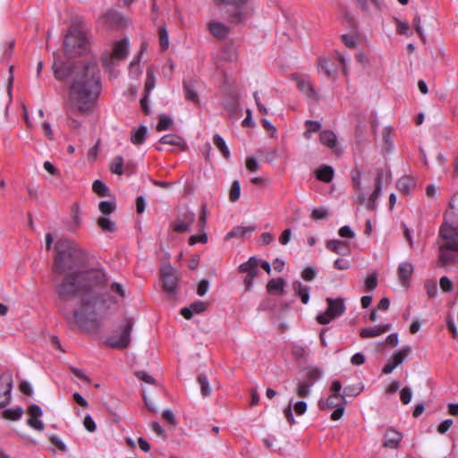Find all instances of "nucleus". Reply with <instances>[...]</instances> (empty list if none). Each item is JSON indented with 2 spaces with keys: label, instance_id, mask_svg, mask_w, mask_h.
Here are the masks:
<instances>
[{
  "label": "nucleus",
  "instance_id": "nucleus-1",
  "mask_svg": "<svg viewBox=\"0 0 458 458\" xmlns=\"http://www.w3.org/2000/svg\"><path fill=\"white\" fill-rule=\"evenodd\" d=\"M55 249L54 271L59 275L68 273L55 286V292L64 301L80 297V307L74 310L73 321L83 331L96 332L109 310L105 298L106 274L102 269L72 272L84 259L82 250L74 242L59 240Z\"/></svg>",
  "mask_w": 458,
  "mask_h": 458
},
{
  "label": "nucleus",
  "instance_id": "nucleus-2",
  "mask_svg": "<svg viewBox=\"0 0 458 458\" xmlns=\"http://www.w3.org/2000/svg\"><path fill=\"white\" fill-rule=\"evenodd\" d=\"M52 70L55 79L70 82L64 104L67 114L72 116L90 114L101 91L98 65L95 63L72 64L55 57Z\"/></svg>",
  "mask_w": 458,
  "mask_h": 458
},
{
  "label": "nucleus",
  "instance_id": "nucleus-3",
  "mask_svg": "<svg viewBox=\"0 0 458 458\" xmlns=\"http://www.w3.org/2000/svg\"><path fill=\"white\" fill-rule=\"evenodd\" d=\"M443 241L439 248V261L442 265L454 263L458 258V229L445 223L439 231Z\"/></svg>",
  "mask_w": 458,
  "mask_h": 458
},
{
  "label": "nucleus",
  "instance_id": "nucleus-4",
  "mask_svg": "<svg viewBox=\"0 0 458 458\" xmlns=\"http://www.w3.org/2000/svg\"><path fill=\"white\" fill-rule=\"evenodd\" d=\"M216 4L227 7V13L233 22L241 23L250 19L254 13L252 0H213Z\"/></svg>",
  "mask_w": 458,
  "mask_h": 458
},
{
  "label": "nucleus",
  "instance_id": "nucleus-5",
  "mask_svg": "<svg viewBox=\"0 0 458 458\" xmlns=\"http://www.w3.org/2000/svg\"><path fill=\"white\" fill-rule=\"evenodd\" d=\"M64 48L69 54H82L87 48V39L79 28H72L64 38Z\"/></svg>",
  "mask_w": 458,
  "mask_h": 458
},
{
  "label": "nucleus",
  "instance_id": "nucleus-6",
  "mask_svg": "<svg viewBox=\"0 0 458 458\" xmlns=\"http://www.w3.org/2000/svg\"><path fill=\"white\" fill-rule=\"evenodd\" d=\"M327 309L325 312L317 316V321L321 325H327L333 319L342 316L345 311L344 300L343 298H327Z\"/></svg>",
  "mask_w": 458,
  "mask_h": 458
},
{
  "label": "nucleus",
  "instance_id": "nucleus-7",
  "mask_svg": "<svg viewBox=\"0 0 458 458\" xmlns=\"http://www.w3.org/2000/svg\"><path fill=\"white\" fill-rule=\"evenodd\" d=\"M133 327V321L131 318L120 327V334L115 333L106 339V344L113 348L123 349L129 345L131 342V333Z\"/></svg>",
  "mask_w": 458,
  "mask_h": 458
},
{
  "label": "nucleus",
  "instance_id": "nucleus-8",
  "mask_svg": "<svg viewBox=\"0 0 458 458\" xmlns=\"http://www.w3.org/2000/svg\"><path fill=\"white\" fill-rule=\"evenodd\" d=\"M260 259L250 257L246 262L239 266V272L245 274L243 284L247 291H250L254 284V279L260 274Z\"/></svg>",
  "mask_w": 458,
  "mask_h": 458
},
{
  "label": "nucleus",
  "instance_id": "nucleus-9",
  "mask_svg": "<svg viewBox=\"0 0 458 458\" xmlns=\"http://www.w3.org/2000/svg\"><path fill=\"white\" fill-rule=\"evenodd\" d=\"M195 220V213L185 208L179 211L175 219L170 224V228L175 233H188L191 230Z\"/></svg>",
  "mask_w": 458,
  "mask_h": 458
},
{
  "label": "nucleus",
  "instance_id": "nucleus-10",
  "mask_svg": "<svg viewBox=\"0 0 458 458\" xmlns=\"http://www.w3.org/2000/svg\"><path fill=\"white\" fill-rule=\"evenodd\" d=\"M129 53V39L124 38L114 43L112 55L108 57L103 58L104 65L106 68H111L115 65L117 62L123 60Z\"/></svg>",
  "mask_w": 458,
  "mask_h": 458
},
{
  "label": "nucleus",
  "instance_id": "nucleus-11",
  "mask_svg": "<svg viewBox=\"0 0 458 458\" xmlns=\"http://www.w3.org/2000/svg\"><path fill=\"white\" fill-rule=\"evenodd\" d=\"M161 278L163 281L164 290L168 293H174L177 282L179 278V273L170 264H165L160 270Z\"/></svg>",
  "mask_w": 458,
  "mask_h": 458
},
{
  "label": "nucleus",
  "instance_id": "nucleus-12",
  "mask_svg": "<svg viewBox=\"0 0 458 458\" xmlns=\"http://www.w3.org/2000/svg\"><path fill=\"white\" fill-rule=\"evenodd\" d=\"M13 377L10 373L0 375V407H5L12 399Z\"/></svg>",
  "mask_w": 458,
  "mask_h": 458
},
{
  "label": "nucleus",
  "instance_id": "nucleus-13",
  "mask_svg": "<svg viewBox=\"0 0 458 458\" xmlns=\"http://www.w3.org/2000/svg\"><path fill=\"white\" fill-rule=\"evenodd\" d=\"M156 87V76L152 68H148L146 72V81L144 87V94L140 99L141 108L146 114H148L149 108L148 106V100Z\"/></svg>",
  "mask_w": 458,
  "mask_h": 458
},
{
  "label": "nucleus",
  "instance_id": "nucleus-14",
  "mask_svg": "<svg viewBox=\"0 0 458 458\" xmlns=\"http://www.w3.org/2000/svg\"><path fill=\"white\" fill-rule=\"evenodd\" d=\"M449 225L455 226L458 229V193L455 194L449 202V209L445 213V222Z\"/></svg>",
  "mask_w": 458,
  "mask_h": 458
},
{
  "label": "nucleus",
  "instance_id": "nucleus-15",
  "mask_svg": "<svg viewBox=\"0 0 458 458\" xmlns=\"http://www.w3.org/2000/svg\"><path fill=\"white\" fill-rule=\"evenodd\" d=\"M208 26L212 36L216 38L223 39L229 33V27L221 21H210Z\"/></svg>",
  "mask_w": 458,
  "mask_h": 458
},
{
  "label": "nucleus",
  "instance_id": "nucleus-16",
  "mask_svg": "<svg viewBox=\"0 0 458 458\" xmlns=\"http://www.w3.org/2000/svg\"><path fill=\"white\" fill-rule=\"evenodd\" d=\"M207 309V302L202 301H197L191 304L189 307L182 309L181 314L186 319H190L195 314H200Z\"/></svg>",
  "mask_w": 458,
  "mask_h": 458
},
{
  "label": "nucleus",
  "instance_id": "nucleus-17",
  "mask_svg": "<svg viewBox=\"0 0 458 458\" xmlns=\"http://www.w3.org/2000/svg\"><path fill=\"white\" fill-rule=\"evenodd\" d=\"M403 438V435L395 429L390 428L385 434L383 445L387 448L396 449Z\"/></svg>",
  "mask_w": 458,
  "mask_h": 458
},
{
  "label": "nucleus",
  "instance_id": "nucleus-18",
  "mask_svg": "<svg viewBox=\"0 0 458 458\" xmlns=\"http://www.w3.org/2000/svg\"><path fill=\"white\" fill-rule=\"evenodd\" d=\"M351 177L353 187L358 193L359 202L364 203L366 200V193L364 192L361 186V172L358 169H352L351 172Z\"/></svg>",
  "mask_w": 458,
  "mask_h": 458
},
{
  "label": "nucleus",
  "instance_id": "nucleus-19",
  "mask_svg": "<svg viewBox=\"0 0 458 458\" xmlns=\"http://www.w3.org/2000/svg\"><path fill=\"white\" fill-rule=\"evenodd\" d=\"M391 329V325H377L375 327H366L360 331V336L363 338L376 337L383 335Z\"/></svg>",
  "mask_w": 458,
  "mask_h": 458
},
{
  "label": "nucleus",
  "instance_id": "nucleus-20",
  "mask_svg": "<svg viewBox=\"0 0 458 458\" xmlns=\"http://www.w3.org/2000/svg\"><path fill=\"white\" fill-rule=\"evenodd\" d=\"M326 246L328 250L338 255H346L349 252V244L344 241L329 240L327 242Z\"/></svg>",
  "mask_w": 458,
  "mask_h": 458
},
{
  "label": "nucleus",
  "instance_id": "nucleus-21",
  "mask_svg": "<svg viewBox=\"0 0 458 458\" xmlns=\"http://www.w3.org/2000/svg\"><path fill=\"white\" fill-rule=\"evenodd\" d=\"M413 272V266L408 262L404 261L399 264L398 266V276L402 284H406Z\"/></svg>",
  "mask_w": 458,
  "mask_h": 458
},
{
  "label": "nucleus",
  "instance_id": "nucleus-22",
  "mask_svg": "<svg viewBox=\"0 0 458 458\" xmlns=\"http://www.w3.org/2000/svg\"><path fill=\"white\" fill-rule=\"evenodd\" d=\"M223 106L231 114H235L239 110V99L237 94L229 93L223 100Z\"/></svg>",
  "mask_w": 458,
  "mask_h": 458
},
{
  "label": "nucleus",
  "instance_id": "nucleus-23",
  "mask_svg": "<svg viewBox=\"0 0 458 458\" xmlns=\"http://www.w3.org/2000/svg\"><path fill=\"white\" fill-rule=\"evenodd\" d=\"M293 289L297 296L301 298L303 304H307L310 301V287L302 284L300 281L293 283Z\"/></svg>",
  "mask_w": 458,
  "mask_h": 458
},
{
  "label": "nucleus",
  "instance_id": "nucleus-24",
  "mask_svg": "<svg viewBox=\"0 0 458 458\" xmlns=\"http://www.w3.org/2000/svg\"><path fill=\"white\" fill-rule=\"evenodd\" d=\"M148 135V128L145 125H140L139 128H134L131 133V140L135 145L142 144Z\"/></svg>",
  "mask_w": 458,
  "mask_h": 458
},
{
  "label": "nucleus",
  "instance_id": "nucleus-25",
  "mask_svg": "<svg viewBox=\"0 0 458 458\" xmlns=\"http://www.w3.org/2000/svg\"><path fill=\"white\" fill-rule=\"evenodd\" d=\"M297 87L299 90L301 91L307 97L311 98H317V92L314 89L313 86L311 85L310 80L304 78L298 79Z\"/></svg>",
  "mask_w": 458,
  "mask_h": 458
},
{
  "label": "nucleus",
  "instance_id": "nucleus-26",
  "mask_svg": "<svg viewBox=\"0 0 458 458\" xmlns=\"http://www.w3.org/2000/svg\"><path fill=\"white\" fill-rule=\"evenodd\" d=\"M286 283L283 278L271 279L267 284L269 293L282 295L284 292Z\"/></svg>",
  "mask_w": 458,
  "mask_h": 458
},
{
  "label": "nucleus",
  "instance_id": "nucleus-27",
  "mask_svg": "<svg viewBox=\"0 0 458 458\" xmlns=\"http://www.w3.org/2000/svg\"><path fill=\"white\" fill-rule=\"evenodd\" d=\"M342 402H343V400H342L341 395L330 393V395L328 396V398L327 400L320 399L318 401V406L322 410L330 409V408H334L335 406L342 403ZM345 402L346 401L344 400V403H345Z\"/></svg>",
  "mask_w": 458,
  "mask_h": 458
},
{
  "label": "nucleus",
  "instance_id": "nucleus-28",
  "mask_svg": "<svg viewBox=\"0 0 458 458\" xmlns=\"http://www.w3.org/2000/svg\"><path fill=\"white\" fill-rule=\"evenodd\" d=\"M255 231L254 225L250 226H235L225 235V240L235 237H244L248 233H251Z\"/></svg>",
  "mask_w": 458,
  "mask_h": 458
},
{
  "label": "nucleus",
  "instance_id": "nucleus-29",
  "mask_svg": "<svg viewBox=\"0 0 458 458\" xmlns=\"http://www.w3.org/2000/svg\"><path fill=\"white\" fill-rule=\"evenodd\" d=\"M336 135L330 130L322 131L319 134L320 143L333 148L336 146Z\"/></svg>",
  "mask_w": 458,
  "mask_h": 458
},
{
  "label": "nucleus",
  "instance_id": "nucleus-30",
  "mask_svg": "<svg viewBox=\"0 0 458 458\" xmlns=\"http://www.w3.org/2000/svg\"><path fill=\"white\" fill-rule=\"evenodd\" d=\"M316 176L319 181L330 182L334 177V169L330 165H322L317 170Z\"/></svg>",
  "mask_w": 458,
  "mask_h": 458
},
{
  "label": "nucleus",
  "instance_id": "nucleus-31",
  "mask_svg": "<svg viewBox=\"0 0 458 458\" xmlns=\"http://www.w3.org/2000/svg\"><path fill=\"white\" fill-rule=\"evenodd\" d=\"M323 370L318 367H310L306 373V380L310 386H313L323 377Z\"/></svg>",
  "mask_w": 458,
  "mask_h": 458
},
{
  "label": "nucleus",
  "instance_id": "nucleus-32",
  "mask_svg": "<svg viewBox=\"0 0 458 458\" xmlns=\"http://www.w3.org/2000/svg\"><path fill=\"white\" fill-rule=\"evenodd\" d=\"M214 145L221 151L222 155L225 159H229L231 157L230 149L225 143V140L219 135L215 134L213 138Z\"/></svg>",
  "mask_w": 458,
  "mask_h": 458
},
{
  "label": "nucleus",
  "instance_id": "nucleus-33",
  "mask_svg": "<svg viewBox=\"0 0 458 458\" xmlns=\"http://www.w3.org/2000/svg\"><path fill=\"white\" fill-rule=\"evenodd\" d=\"M24 411L21 406L15 408L5 409L3 411L2 417L9 420H19L23 414Z\"/></svg>",
  "mask_w": 458,
  "mask_h": 458
},
{
  "label": "nucleus",
  "instance_id": "nucleus-34",
  "mask_svg": "<svg viewBox=\"0 0 458 458\" xmlns=\"http://www.w3.org/2000/svg\"><path fill=\"white\" fill-rule=\"evenodd\" d=\"M110 292L111 293L113 294L111 296V299L114 301V302H117L118 300L116 299L117 297H119L121 300L124 299L126 294H125V289L124 287L123 286L122 284L120 283H116V282H114L111 284L110 285Z\"/></svg>",
  "mask_w": 458,
  "mask_h": 458
},
{
  "label": "nucleus",
  "instance_id": "nucleus-35",
  "mask_svg": "<svg viewBox=\"0 0 458 458\" xmlns=\"http://www.w3.org/2000/svg\"><path fill=\"white\" fill-rule=\"evenodd\" d=\"M318 72L324 73L327 76H331L334 72L333 65L326 57H320L318 63Z\"/></svg>",
  "mask_w": 458,
  "mask_h": 458
},
{
  "label": "nucleus",
  "instance_id": "nucleus-36",
  "mask_svg": "<svg viewBox=\"0 0 458 458\" xmlns=\"http://www.w3.org/2000/svg\"><path fill=\"white\" fill-rule=\"evenodd\" d=\"M306 131L304 132V138L310 140L313 132L318 131L322 125L318 121L307 120L305 122Z\"/></svg>",
  "mask_w": 458,
  "mask_h": 458
},
{
  "label": "nucleus",
  "instance_id": "nucleus-37",
  "mask_svg": "<svg viewBox=\"0 0 458 458\" xmlns=\"http://www.w3.org/2000/svg\"><path fill=\"white\" fill-rule=\"evenodd\" d=\"M185 98L194 103L199 102V96L191 82L183 81Z\"/></svg>",
  "mask_w": 458,
  "mask_h": 458
},
{
  "label": "nucleus",
  "instance_id": "nucleus-38",
  "mask_svg": "<svg viewBox=\"0 0 458 458\" xmlns=\"http://www.w3.org/2000/svg\"><path fill=\"white\" fill-rule=\"evenodd\" d=\"M413 185L412 179L407 176L400 178L397 182V189L403 194H408Z\"/></svg>",
  "mask_w": 458,
  "mask_h": 458
},
{
  "label": "nucleus",
  "instance_id": "nucleus-39",
  "mask_svg": "<svg viewBox=\"0 0 458 458\" xmlns=\"http://www.w3.org/2000/svg\"><path fill=\"white\" fill-rule=\"evenodd\" d=\"M409 352H410V347H405V348L397 350L396 352H394L391 360L398 367L400 364H402L406 360Z\"/></svg>",
  "mask_w": 458,
  "mask_h": 458
},
{
  "label": "nucleus",
  "instance_id": "nucleus-40",
  "mask_svg": "<svg viewBox=\"0 0 458 458\" xmlns=\"http://www.w3.org/2000/svg\"><path fill=\"white\" fill-rule=\"evenodd\" d=\"M391 177L390 171L387 168L379 169L377 174L375 186L382 189L384 182H386Z\"/></svg>",
  "mask_w": 458,
  "mask_h": 458
},
{
  "label": "nucleus",
  "instance_id": "nucleus-41",
  "mask_svg": "<svg viewBox=\"0 0 458 458\" xmlns=\"http://www.w3.org/2000/svg\"><path fill=\"white\" fill-rule=\"evenodd\" d=\"M92 189L98 196L106 197L109 195V189L105 182L100 180H95L92 184Z\"/></svg>",
  "mask_w": 458,
  "mask_h": 458
},
{
  "label": "nucleus",
  "instance_id": "nucleus-42",
  "mask_svg": "<svg viewBox=\"0 0 458 458\" xmlns=\"http://www.w3.org/2000/svg\"><path fill=\"white\" fill-rule=\"evenodd\" d=\"M198 382L200 386V391H201L202 396L207 397V396L210 395L212 390H211V387L209 386V382L208 380L207 376L203 375V374L199 375Z\"/></svg>",
  "mask_w": 458,
  "mask_h": 458
},
{
  "label": "nucleus",
  "instance_id": "nucleus-43",
  "mask_svg": "<svg viewBox=\"0 0 458 458\" xmlns=\"http://www.w3.org/2000/svg\"><path fill=\"white\" fill-rule=\"evenodd\" d=\"M98 225L103 231L106 232H114L115 230V223L106 216L99 217L98 219Z\"/></svg>",
  "mask_w": 458,
  "mask_h": 458
},
{
  "label": "nucleus",
  "instance_id": "nucleus-44",
  "mask_svg": "<svg viewBox=\"0 0 458 458\" xmlns=\"http://www.w3.org/2000/svg\"><path fill=\"white\" fill-rule=\"evenodd\" d=\"M310 384L307 381H299L296 388V393L299 397L305 398L310 395L311 390Z\"/></svg>",
  "mask_w": 458,
  "mask_h": 458
},
{
  "label": "nucleus",
  "instance_id": "nucleus-45",
  "mask_svg": "<svg viewBox=\"0 0 458 458\" xmlns=\"http://www.w3.org/2000/svg\"><path fill=\"white\" fill-rule=\"evenodd\" d=\"M140 56L135 57L130 64L129 74L132 79L138 78L141 73V70L140 68Z\"/></svg>",
  "mask_w": 458,
  "mask_h": 458
},
{
  "label": "nucleus",
  "instance_id": "nucleus-46",
  "mask_svg": "<svg viewBox=\"0 0 458 458\" xmlns=\"http://www.w3.org/2000/svg\"><path fill=\"white\" fill-rule=\"evenodd\" d=\"M160 141L163 144H168V145H174V146H180L182 143V138L175 134L164 135L161 138Z\"/></svg>",
  "mask_w": 458,
  "mask_h": 458
},
{
  "label": "nucleus",
  "instance_id": "nucleus-47",
  "mask_svg": "<svg viewBox=\"0 0 458 458\" xmlns=\"http://www.w3.org/2000/svg\"><path fill=\"white\" fill-rule=\"evenodd\" d=\"M241 195V186L239 181L235 180L233 182L231 185V189L229 191V199L232 202H235L239 199Z\"/></svg>",
  "mask_w": 458,
  "mask_h": 458
},
{
  "label": "nucleus",
  "instance_id": "nucleus-48",
  "mask_svg": "<svg viewBox=\"0 0 458 458\" xmlns=\"http://www.w3.org/2000/svg\"><path fill=\"white\" fill-rule=\"evenodd\" d=\"M115 208V203L109 200H102L98 204L99 211L104 215L111 214Z\"/></svg>",
  "mask_w": 458,
  "mask_h": 458
},
{
  "label": "nucleus",
  "instance_id": "nucleus-49",
  "mask_svg": "<svg viewBox=\"0 0 458 458\" xmlns=\"http://www.w3.org/2000/svg\"><path fill=\"white\" fill-rule=\"evenodd\" d=\"M123 158L116 157L110 165V170L113 174H123Z\"/></svg>",
  "mask_w": 458,
  "mask_h": 458
},
{
  "label": "nucleus",
  "instance_id": "nucleus-50",
  "mask_svg": "<svg viewBox=\"0 0 458 458\" xmlns=\"http://www.w3.org/2000/svg\"><path fill=\"white\" fill-rule=\"evenodd\" d=\"M381 191H382L381 188L377 189L375 186V189H374L373 192L369 195V197L368 199L366 198L365 201H367V207L369 208H370V209H375L376 208V200L380 196Z\"/></svg>",
  "mask_w": 458,
  "mask_h": 458
},
{
  "label": "nucleus",
  "instance_id": "nucleus-51",
  "mask_svg": "<svg viewBox=\"0 0 458 458\" xmlns=\"http://www.w3.org/2000/svg\"><path fill=\"white\" fill-rule=\"evenodd\" d=\"M173 124V119L167 115H162L159 118L157 125V130L159 131L168 130Z\"/></svg>",
  "mask_w": 458,
  "mask_h": 458
},
{
  "label": "nucleus",
  "instance_id": "nucleus-52",
  "mask_svg": "<svg viewBox=\"0 0 458 458\" xmlns=\"http://www.w3.org/2000/svg\"><path fill=\"white\" fill-rule=\"evenodd\" d=\"M377 285V273H372L367 276L364 282V287L368 291L374 290Z\"/></svg>",
  "mask_w": 458,
  "mask_h": 458
},
{
  "label": "nucleus",
  "instance_id": "nucleus-53",
  "mask_svg": "<svg viewBox=\"0 0 458 458\" xmlns=\"http://www.w3.org/2000/svg\"><path fill=\"white\" fill-rule=\"evenodd\" d=\"M159 44L163 50L167 49L169 47V37L165 27L159 28Z\"/></svg>",
  "mask_w": 458,
  "mask_h": 458
},
{
  "label": "nucleus",
  "instance_id": "nucleus-54",
  "mask_svg": "<svg viewBox=\"0 0 458 458\" xmlns=\"http://www.w3.org/2000/svg\"><path fill=\"white\" fill-rule=\"evenodd\" d=\"M208 242V234L205 232H200L199 234L191 235L189 238V244L195 245L197 243H206Z\"/></svg>",
  "mask_w": 458,
  "mask_h": 458
},
{
  "label": "nucleus",
  "instance_id": "nucleus-55",
  "mask_svg": "<svg viewBox=\"0 0 458 458\" xmlns=\"http://www.w3.org/2000/svg\"><path fill=\"white\" fill-rule=\"evenodd\" d=\"M328 211L325 207L316 208L311 212V217L314 220H320L327 217Z\"/></svg>",
  "mask_w": 458,
  "mask_h": 458
},
{
  "label": "nucleus",
  "instance_id": "nucleus-56",
  "mask_svg": "<svg viewBox=\"0 0 458 458\" xmlns=\"http://www.w3.org/2000/svg\"><path fill=\"white\" fill-rule=\"evenodd\" d=\"M222 58L230 62L235 61L237 58L236 49L233 47L225 48Z\"/></svg>",
  "mask_w": 458,
  "mask_h": 458
},
{
  "label": "nucleus",
  "instance_id": "nucleus-57",
  "mask_svg": "<svg viewBox=\"0 0 458 458\" xmlns=\"http://www.w3.org/2000/svg\"><path fill=\"white\" fill-rule=\"evenodd\" d=\"M424 287L427 291V294L433 298V297H436L437 294V284L436 282L432 281V280H428L425 282V284H424Z\"/></svg>",
  "mask_w": 458,
  "mask_h": 458
},
{
  "label": "nucleus",
  "instance_id": "nucleus-58",
  "mask_svg": "<svg viewBox=\"0 0 458 458\" xmlns=\"http://www.w3.org/2000/svg\"><path fill=\"white\" fill-rule=\"evenodd\" d=\"M135 376L141 381L147 383V384H150V385H155L156 384V379L151 376L149 375L148 372L144 371V370H140V371H137L135 373Z\"/></svg>",
  "mask_w": 458,
  "mask_h": 458
},
{
  "label": "nucleus",
  "instance_id": "nucleus-59",
  "mask_svg": "<svg viewBox=\"0 0 458 458\" xmlns=\"http://www.w3.org/2000/svg\"><path fill=\"white\" fill-rule=\"evenodd\" d=\"M246 168L250 172H257L259 169V163L256 157H248L246 158Z\"/></svg>",
  "mask_w": 458,
  "mask_h": 458
},
{
  "label": "nucleus",
  "instance_id": "nucleus-60",
  "mask_svg": "<svg viewBox=\"0 0 458 458\" xmlns=\"http://www.w3.org/2000/svg\"><path fill=\"white\" fill-rule=\"evenodd\" d=\"M317 276V270L313 267H307L301 272V277L305 281H311Z\"/></svg>",
  "mask_w": 458,
  "mask_h": 458
},
{
  "label": "nucleus",
  "instance_id": "nucleus-61",
  "mask_svg": "<svg viewBox=\"0 0 458 458\" xmlns=\"http://www.w3.org/2000/svg\"><path fill=\"white\" fill-rule=\"evenodd\" d=\"M338 234L342 238H347V239H353L355 237L354 231L349 225L342 226L338 231Z\"/></svg>",
  "mask_w": 458,
  "mask_h": 458
},
{
  "label": "nucleus",
  "instance_id": "nucleus-62",
  "mask_svg": "<svg viewBox=\"0 0 458 458\" xmlns=\"http://www.w3.org/2000/svg\"><path fill=\"white\" fill-rule=\"evenodd\" d=\"M30 418H40L43 415L41 407L38 404H31L28 409Z\"/></svg>",
  "mask_w": 458,
  "mask_h": 458
},
{
  "label": "nucleus",
  "instance_id": "nucleus-63",
  "mask_svg": "<svg viewBox=\"0 0 458 458\" xmlns=\"http://www.w3.org/2000/svg\"><path fill=\"white\" fill-rule=\"evenodd\" d=\"M440 288L446 293L453 290V283L447 276H442L439 280Z\"/></svg>",
  "mask_w": 458,
  "mask_h": 458
},
{
  "label": "nucleus",
  "instance_id": "nucleus-64",
  "mask_svg": "<svg viewBox=\"0 0 458 458\" xmlns=\"http://www.w3.org/2000/svg\"><path fill=\"white\" fill-rule=\"evenodd\" d=\"M412 392L410 387H403L401 390L400 398L404 404H408L411 401Z\"/></svg>",
  "mask_w": 458,
  "mask_h": 458
}]
</instances>
